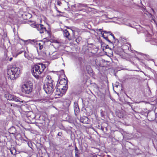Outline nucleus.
<instances>
[{"instance_id": "20", "label": "nucleus", "mask_w": 157, "mask_h": 157, "mask_svg": "<svg viewBox=\"0 0 157 157\" xmlns=\"http://www.w3.org/2000/svg\"><path fill=\"white\" fill-rule=\"evenodd\" d=\"M151 43L152 44L155 45L157 42V40L155 39H151Z\"/></svg>"}, {"instance_id": "39", "label": "nucleus", "mask_w": 157, "mask_h": 157, "mask_svg": "<svg viewBox=\"0 0 157 157\" xmlns=\"http://www.w3.org/2000/svg\"><path fill=\"white\" fill-rule=\"evenodd\" d=\"M94 157H97V156H94Z\"/></svg>"}, {"instance_id": "24", "label": "nucleus", "mask_w": 157, "mask_h": 157, "mask_svg": "<svg viewBox=\"0 0 157 157\" xmlns=\"http://www.w3.org/2000/svg\"><path fill=\"white\" fill-rule=\"evenodd\" d=\"M148 13V16L149 17H150V18L152 19V20H154V19L155 18V17L154 16H152L151 14V13Z\"/></svg>"}, {"instance_id": "5", "label": "nucleus", "mask_w": 157, "mask_h": 157, "mask_svg": "<svg viewBox=\"0 0 157 157\" xmlns=\"http://www.w3.org/2000/svg\"><path fill=\"white\" fill-rule=\"evenodd\" d=\"M33 84L30 81L23 82L20 86V90L22 93L29 94L32 90Z\"/></svg>"}, {"instance_id": "28", "label": "nucleus", "mask_w": 157, "mask_h": 157, "mask_svg": "<svg viewBox=\"0 0 157 157\" xmlns=\"http://www.w3.org/2000/svg\"><path fill=\"white\" fill-rule=\"evenodd\" d=\"M104 33H110V32H107L106 31H103Z\"/></svg>"}, {"instance_id": "11", "label": "nucleus", "mask_w": 157, "mask_h": 157, "mask_svg": "<svg viewBox=\"0 0 157 157\" xmlns=\"http://www.w3.org/2000/svg\"><path fill=\"white\" fill-rule=\"evenodd\" d=\"M88 119L86 117H84L80 119L81 121L83 123H88Z\"/></svg>"}, {"instance_id": "19", "label": "nucleus", "mask_w": 157, "mask_h": 157, "mask_svg": "<svg viewBox=\"0 0 157 157\" xmlns=\"http://www.w3.org/2000/svg\"><path fill=\"white\" fill-rule=\"evenodd\" d=\"M75 156L78 157V150L76 147H75Z\"/></svg>"}, {"instance_id": "12", "label": "nucleus", "mask_w": 157, "mask_h": 157, "mask_svg": "<svg viewBox=\"0 0 157 157\" xmlns=\"http://www.w3.org/2000/svg\"><path fill=\"white\" fill-rule=\"evenodd\" d=\"M105 22H113L115 23H117L120 25H122L123 24L124 20H117V21H105Z\"/></svg>"}, {"instance_id": "15", "label": "nucleus", "mask_w": 157, "mask_h": 157, "mask_svg": "<svg viewBox=\"0 0 157 157\" xmlns=\"http://www.w3.org/2000/svg\"><path fill=\"white\" fill-rule=\"evenodd\" d=\"M13 96L10 94H6V98L8 100H12Z\"/></svg>"}, {"instance_id": "3", "label": "nucleus", "mask_w": 157, "mask_h": 157, "mask_svg": "<svg viewBox=\"0 0 157 157\" xmlns=\"http://www.w3.org/2000/svg\"><path fill=\"white\" fill-rule=\"evenodd\" d=\"M46 68L45 65L42 63L35 65L33 68L32 74L36 78H38Z\"/></svg>"}, {"instance_id": "2", "label": "nucleus", "mask_w": 157, "mask_h": 157, "mask_svg": "<svg viewBox=\"0 0 157 157\" xmlns=\"http://www.w3.org/2000/svg\"><path fill=\"white\" fill-rule=\"evenodd\" d=\"M20 73V68L16 66H12L7 69V76L11 80L15 79L18 78Z\"/></svg>"}, {"instance_id": "23", "label": "nucleus", "mask_w": 157, "mask_h": 157, "mask_svg": "<svg viewBox=\"0 0 157 157\" xmlns=\"http://www.w3.org/2000/svg\"><path fill=\"white\" fill-rule=\"evenodd\" d=\"M82 40V38L80 36H78L76 39V41L78 43L81 41Z\"/></svg>"}, {"instance_id": "14", "label": "nucleus", "mask_w": 157, "mask_h": 157, "mask_svg": "<svg viewBox=\"0 0 157 157\" xmlns=\"http://www.w3.org/2000/svg\"><path fill=\"white\" fill-rule=\"evenodd\" d=\"M23 52H24L25 53V52H24L23 51L21 50L17 52H14L13 53V57H16L18 55L21 54Z\"/></svg>"}, {"instance_id": "36", "label": "nucleus", "mask_w": 157, "mask_h": 157, "mask_svg": "<svg viewBox=\"0 0 157 157\" xmlns=\"http://www.w3.org/2000/svg\"><path fill=\"white\" fill-rule=\"evenodd\" d=\"M57 11H58V12H59V13H60V11H58V10H57Z\"/></svg>"}, {"instance_id": "17", "label": "nucleus", "mask_w": 157, "mask_h": 157, "mask_svg": "<svg viewBox=\"0 0 157 157\" xmlns=\"http://www.w3.org/2000/svg\"><path fill=\"white\" fill-rule=\"evenodd\" d=\"M39 24H36L35 22H33V23L30 24V25L33 27L37 28Z\"/></svg>"}, {"instance_id": "26", "label": "nucleus", "mask_w": 157, "mask_h": 157, "mask_svg": "<svg viewBox=\"0 0 157 157\" xmlns=\"http://www.w3.org/2000/svg\"><path fill=\"white\" fill-rule=\"evenodd\" d=\"M110 35L113 37V39H115V37L113 35V34L111 33L110 34Z\"/></svg>"}, {"instance_id": "25", "label": "nucleus", "mask_w": 157, "mask_h": 157, "mask_svg": "<svg viewBox=\"0 0 157 157\" xmlns=\"http://www.w3.org/2000/svg\"><path fill=\"white\" fill-rule=\"evenodd\" d=\"M57 4L59 6H60L61 4V2L59 1L57 2Z\"/></svg>"}, {"instance_id": "34", "label": "nucleus", "mask_w": 157, "mask_h": 157, "mask_svg": "<svg viewBox=\"0 0 157 157\" xmlns=\"http://www.w3.org/2000/svg\"><path fill=\"white\" fill-rule=\"evenodd\" d=\"M23 23H26L25 22H23Z\"/></svg>"}, {"instance_id": "13", "label": "nucleus", "mask_w": 157, "mask_h": 157, "mask_svg": "<svg viewBox=\"0 0 157 157\" xmlns=\"http://www.w3.org/2000/svg\"><path fill=\"white\" fill-rule=\"evenodd\" d=\"M12 100H13L16 102L19 101L22 102V101L21 99L14 95L13 96Z\"/></svg>"}, {"instance_id": "30", "label": "nucleus", "mask_w": 157, "mask_h": 157, "mask_svg": "<svg viewBox=\"0 0 157 157\" xmlns=\"http://www.w3.org/2000/svg\"><path fill=\"white\" fill-rule=\"evenodd\" d=\"M151 10H152V11L153 13L154 14H155V11H154V10L153 9H152Z\"/></svg>"}, {"instance_id": "37", "label": "nucleus", "mask_w": 157, "mask_h": 157, "mask_svg": "<svg viewBox=\"0 0 157 157\" xmlns=\"http://www.w3.org/2000/svg\"><path fill=\"white\" fill-rule=\"evenodd\" d=\"M136 59L139 60V59L138 58H136Z\"/></svg>"}, {"instance_id": "29", "label": "nucleus", "mask_w": 157, "mask_h": 157, "mask_svg": "<svg viewBox=\"0 0 157 157\" xmlns=\"http://www.w3.org/2000/svg\"><path fill=\"white\" fill-rule=\"evenodd\" d=\"M105 48L106 49L109 48V47L108 45H106L105 47Z\"/></svg>"}, {"instance_id": "32", "label": "nucleus", "mask_w": 157, "mask_h": 157, "mask_svg": "<svg viewBox=\"0 0 157 157\" xmlns=\"http://www.w3.org/2000/svg\"><path fill=\"white\" fill-rule=\"evenodd\" d=\"M99 30L100 31L101 30V29H99Z\"/></svg>"}, {"instance_id": "1", "label": "nucleus", "mask_w": 157, "mask_h": 157, "mask_svg": "<svg viewBox=\"0 0 157 157\" xmlns=\"http://www.w3.org/2000/svg\"><path fill=\"white\" fill-rule=\"evenodd\" d=\"M54 84L51 76H47L45 80L43 88L45 92L48 94L52 93L54 89Z\"/></svg>"}, {"instance_id": "10", "label": "nucleus", "mask_w": 157, "mask_h": 157, "mask_svg": "<svg viewBox=\"0 0 157 157\" xmlns=\"http://www.w3.org/2000/svg\"><path fill=\"white\" fill-rule=\"evenodd\" d=\"M16 129L14 127H12L9 130V132L11 134H15L16 133Z\"/></svg>"}, {"instance_id": "8", "label": "nucleus", "mask_w": 157, "mask_h": 157, "mask_svg": "<svg viewBox=\"0 0 157 157\" xmlns=\"http://www.w3.org/2000/svg\"><path fill=\"white\" fill-rule=\"evenodd\" d=\"M37 30L39 31L40 33H44L45 30V28L42 25L39 24L37 28Z\"/></svg>"}, {"instance_id": "38", "label": "nucleus", "mask_w": 157, "mask_h": 157, "mask_svg": "<svg viewBox=\"0 0 157 157\" xmlns=\"http://www.w3.org/2000/svg\"><path fill=\"white\" fill-rule=\"evenodd\" d=\"M30 23H31V22H32V21H30Z\"/></svg>"}, {"instance_id": "31", "label": "nucleus", "mask_w": 157, "mask_h": 157, "mask_svg": "<svg viewBox=\"0 0 157 157\" xmlns=\"http://www.w3.org/2000/svg\"><path fill=\"white\" fill-rule=\"evenodd\" d=\"M12 58H10V59H9V61H11L12 60Z\"/></svg>"}, {"instance_id": "22", "label": "nucleus", "mask_w": 157, "mask_h": 157, "mask_svg": "<svg viewBox=\"0 0 157 157\" xmlns=\"http://www.w3.org/2000/svg\"><path fill=\"white\" fill-rule=\"evenodd\" d=\"M151 39V35H149L148 36L146 37V41L147 42L150 41Z\"/></svg>"}, {"instance_id": "27", "label": "nucleus", "mask_w": 157, "mask_h": 157, "mask_svg": "<svg viewBox=\"0 0 157 157\" xmlns=\"http://www.w3.org/2000/svg\"><path fill=\"white\" fill-rule=\"evenodd\" d=\"M54 42L55 43H59L60 42L58 41V40H56L55 41H54Z\"/></svg>"}, {"instance_id": "35", "label": "nucleus", "mask_w": 157, "mask_h": 157, "mask_svg": "<svg viewBox=\"0 0 157 157\" xmlns=\"http://www.w3.org/2000/svg\"><path fill=\"white\" fill-rule=\"evenodd\" d=\"M156 117H157V113H156Z\"/></svg>"}, {"instance_id": "33", "label": "nucleus", "mask_w": 157, "mask_h": 157, "mask_svg": "<svg viewBox=\"0 0 157 157\" xmlns=\"http://www.w3.org/2000/svg\"><path fill=\"white\" fill-rule=\"evenodd\" d=\"M58 136H59V133L58 134Z\"/></svg>"}, {"instance_id": "16", "label": "nucleus", "mask_w": 157, "mask_h": 157, "mask_svg": "<svg viewBox=\"0 0 157 157\" xmlns=\"http://www.w3.org/2000/svg\"><path fill=\"white\" fill-rule=\"evenodd\" d=\"M67 82V81L64 78L60 80L59 82V84L61 85H66Z\"/></svg>"}, {"instance_id": "18", "label": "nucleus", "mask_w": 157, "mask_h": 157, "mask_svg": "<svg viewBox=\"0 0 157 157\" xmlns=\"http://www.w3.org/2000/svg\"><path fill=\"white\" fill-rule=\"evenodd\" d=\"M59 56V55L58 54H56L53 55L51 56V58L52 59L54 60L57 59Z\"/></svg>"}, {"instance_id": "4", "label": "nucleus", "mask_w": 157, "mask_h": 157, "mask_svg": "<svg viewBox=\"0 0 157 157\" xmlns=\"http://www.w3.org/2000/svg\"><path fill=\"white\" fill-rule=\"evenodd\" d=\"M85 7V6L81 4H75L74 5L72 6V10L73 12H78L76 13V16L78 15H86V9L84 8Z\"/></svg>"}, {"instance_id": "9", "label": "nucleus", "mask_w": 157, "mask_h": 157, "mask_svg": "<svg viewBox=\"0 0 157 157\" xmlns=\"http://www.w3.org/2000/svg\"><path fill=\"white\" fill-rule=\"evenodd\" d=\"M63 33L64 36L67 38L69 40H70V36L69 32L67 30H64L63 31Z\"/></svg>"}, {"instance_id": "6", "label": "nucleus", "mask_w": 157, "mask_h": 157, "mask_svg": "<svg viewBox=\"0 0 157 157\" xmlns=\"http://www.w3.org/2000/svg\"><path fill=\"white\" fill-rule=\"evenodd\" d=\"M59 88L56 89L55 92V97L56 98H59L62 97L65 94L67 88L65 86H63V87L60 86H58Z\"/></svg>"}, {"instance_id": "7", "label": "nucleus", "mask_w": 157, "mask_h": 157, "mask_svg": "<svg viewBox=\"0 0 157 157\" xmlns=\"http://www.w3.org/2000/svg\"><path fill=\"white\" fill-rule=\"evenodd\" d=\"M31 41L32 42L35 43L36 45V47L37 48L39 47L40 50H41L43 48V43L42 42H41V43H40L39 41L35 40H33Z\"/></svg>"}, {"instance_id": "21", "label": "nucleus", "mask_w": 157, "mask_h": 157, "mask_svg": "<svg viewBox=\"0 0 157 157\" xmlns=\"http://www.w3.org/2000/svg\"><path fill=\"white\" fill-rule=\"evenodd\" d=\"M75 106L74 108V110L75 112H77L79 110V108L78 106V105L76 103L75 104Z\"/></svg>"}]
</instances>
